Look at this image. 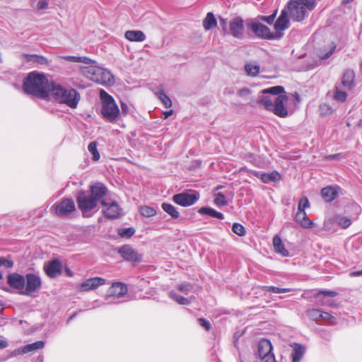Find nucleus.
I'll use <instances>...</instances> for the list:
<instances>
[{"instance_id":"14","label":"nucleus","mask_w":362,"mask_h":362,"mask_svg":"<svg viewBox=\"0 0 362 362\" xmlns=\"http://www.w3.org/2000/svg\"><path fill=\"white\" fill-rule=\"evenodd\" d=\"M228 33L237 39H242L243 37L244 21L241 17H235L229 22Z\"/></svg>"},{"instance_id":"13","label":"nucleus","mask_w":362,"mask_h":362,"mask_svg":"<svg viewBox=\"0 0 362 362\" xmlns=\"http://www.w3.org/2000/svg\"><path fill=\"white\" fill-rule=\"evenodd\" d=\"M25 283L23 291L20 293L26 296H32L33 293L38 291L41 288L40 277L35 274H27L25 276Z\"/></svg>"},{"instance_id":"8","label":"nucleus","mask_w":362,"mask_h":362,"mask_svg":"<svg viewBox=\"0 0 362 362\" xmlns=\"http://www.w3.org/2000/svg\"><path fill=\"white\" fill-rule=\"evenodd\" d=\"M256 358L259 360L258 362H276L269 340L262 339L258 342Z\"/></svg>"},{"instance_id":"34","label":"nucleus","mask_w":362,"mask_h":362,"mask_svg":"<svg viewBox=\"0 0 362 362\" xmlns=\"http://www.w3.org/2000/svg\"><path fill=\"white\" fill-rule=\"evenodd\" d=\"M161 208L165 213H167L173 218H177L180 216L179 212L171 204L163 203L161 204Z\"/></svg>"},{"instance_id":"61","label":"nucleus","mask_w":362,"mask_h":362,"mask_svg":"<svg viewBox=\"0 0 362 362\" xmlns=\"http://www.w3.org/2000/svg\"><path fill=\"white\" fill-rule=\"evenodd\" d=\"M173 113V111L172 110H169V111H165L163 112V115H164V119H167L168 117H169L170 115H172Z\"/></svg>"},{"instance_id":"26","label":"nucleus","mask_w":362,"mask_h":362,"mask_svg":"<svg viewBox=\"0 0 362 362\" xmlns=\"http://www.w3.org/2000/svg\"><path fill=\"white\" fill-rule=\"evenodd\" d=\"M125 38L131 42H144L146 35L141 30H127L124 33Z\"/></svg>"},{"instance_id":"17","label":"nucleus","mask_w":362,"mask_h":362,"mask_svg":"<svg viewBox=\"0 0 362 362\" xmlns=\"http://www.w3.org/2000/svg\"><path fill=\"white\" fill-rule=\"evenodd\" d=\"M105 284V279L101 277H93L90 278L82 282L79 285V290L81 291H88L90 290H95L100 286H103Z\"/></svg>"},{"instance_id":"42","label":"nucleus","mask_w":362,"mask_h":362,"mask_svg":"<svg viewBox=\"0 0 362 362\" xmlns=\"http://www.w3.org/2000/svg\"><path fill=\"white\" fill-rule=\"evenodd\" d=\"M214 204L217 206H227L228 204L225 195L221 192H218V193L216 194L215 199H214Z\"/></svg>"},{"instance_id":"60","label":"nucleus","mask_w":362,"mask_h":362,"mask_svg":"<svg viewBox=\"0 0 362 362\" xmlns=\"http://www.w3.org/2000/svg\"><path fill=\"white\" fill-rule=\"evenodd\" d=\"M8 346V341L5 339H0V349L6 348Z\"/></svg>"},{"instance_id":"28","label":"nucleus","mask_w":362,"mask_h":362,"mask_svg":"<svg viewBox=\"0 0 362 362\" xmlns=\"http://www.w3.org/2000/svg\"><path fill=\"white\" fill-rule=\"evenodd\" d=\"M273 246L274 251L281 254L283 257H288L289 255L288 251L284 247L281 238L276 235L273 238Z\"/></svg>"},{"instance_id":"24","label":"nucleus","mask_w":362,"mask_h":362,"mask_svg":"<svg viewBox=\"0 0 362 362\" xmlns=\"http://www.w3.org/2000/svg\"><path fill=\"white\" fill-rule=\"evenodd\" d=\"M256 177L259 178L264 183H269L271 182H276L281 179V175L279 172L274 170L272 173H261L257 172L255 174Z\"/></svg>"},{"instance_id":"33","label":"nucleus","mask_w":362,"mask_h":362,"mask_svg":"<svg viewBox=\"0 0 362 362\" xmlns=\"http://www.w3.org/2000/svg\"><path fill=\"white\" fill-rule=\"evenodd\" d=\"M260 67L256 62H248L245 65V70L246 74L252 77H255L259 73Z\"/></svg>"},{"instance_id":"58","label":"nucleus","mask_w":362,"mask_h":362,"mask_svg":"<svg viewBox=\"0 0 362 362\" xmlns=\"http://www.w3.org/2000/svg\"><path fill=\"white\" fill-rule=\"evenodd\" d=\"M23 346L21 347V348H18V349L13 350L11 353V356L13 357V356H16L21 355V354H25V352H23Z\"/></svg>"},{"instance_id":"27","label":"nucleus","mask_w":362,"mask_h":362,"mask_svg":"<svg viewBox=\"0 0 362 362\" xmlns=\"http://www.w3.org/2000/svg\"><path fill=\"white\" fill-rule=\"evenodd\" d=\"M337 195V189L334 187L328 186L321 189V196L327 202L333 201Z\"/></svg>"},{"instance_id":"54","label":"nucleus","mask_w":362,"mask_h":362,"mask_svg":"<svg viewBox=\"0 0 362 362\" xmlns=\"http://www.w3.org/2000/svg\"><path fill=\"white\" fill-rule=\"evenodd\" d=\"M238 94L240 97H246L250 94V90L247 88H243L238 90Z\"/></svg>"},{"instance_id":"16","label":"nucleus","mask_w":362,"mask_h":362,"mask_svg":"<svg viewBox=\"0 0 362 362\" xmlns=\"http://www.w3.org/2000/svg\"><path fill=\"white\" fill-rule=\"evenodd\" d=\"M6 281L11 288L19 291V293L23 291L25 288V276L18 273L14 272L8 274Z\"/></svg>"},{"instance_id":"47","label":"nucleus","mask_w":362,"mask_h":362,"mask_svg":"<svg viewBox=\"0 0 362 362\" xmlns=\"http://www.w3.org/2000/svg\"><path fill=\"white\" fill-rule=\"evenodd\" d=\"M177 288L180 292L184 293L185 294H188L193 291V286L189 283L179 284L177 286Z\"/></svg>"},{"instance_id":"62","label":"nucleus","mask_w":362,"mask_h":362,"mask_svg":"<svg viewBox=\"0 0 362 362\" xmlns=\"http://www.w3.org/2000/svg\"><path fill=\"white\" fill-rule=\"evenodd\" d=\"M351 274L354 276H362V269L361 271L354 272Z\"/></svg>"},{"instance_id":"5","label":"nucleus","mask_w":362,"mask_h":362,"mask_svg":"<svg viewBox=\"0 0 362 362\" xmlns=\"http://www.w3.org/2000/svg\"><path fill=\"white\" fill-rule=\"evenodd\" d=\"M315 6V0H290L286 8L290 18L299 22L305 18L307 11H312Z\"/></svg>"},{"instance_id":"59","label":"nucleus","mask_w":362,"mask_h":362,"mask_svg":"<svg viewBox=\"0 0 362 362\" xmlns=\"http://www.w3.org/2000/svg\"><path fill=\"white\" fill-rule=\"evenodd\" d=\"M92 62H93V60L87 57H80L79 63L90 64L92 63Z\"/></svg>"},{"instance_id":"22","label":"nucleus","mask_w":362,"mask_h":362,"mask_svg":"<svg viewBox=\"0 0 362 362\" xmlns=\"http://www.w3.org/2000/svg\"><path fill=\"white\" fill-rule=\"evenodd\" d=\"M354 78L355 74L354 71L347 69L344 71L339 85L345 90H351L354 87Z\"/></svg>"},{"instance_id":"45","label":"nucleus","mask_w":362,"mask_h":362,"mask_svg":"<svg viewBox=\"0 0 362 362\" xmlns=\"http://www.w3.org/2000/svg\"><path fill=\"white\" fill-rule=\"evenodd\" d=\"M307 315L310 320L317 321L320 319L322 311L315 308L310 309L307 311Z\"/></svg>"},{"instance_id":"39","label":"nucleus","mask_w":362,"mask_h":362,"mask_svg":"<svg viewBox=\"0 0 362 362\" xmlns=\"http://www.w3.org/2000/svg\"><path fill=\"white\" fill-rule=\"evenodd\" d=\"M88 150L92 154L93 160L98 161L100 159V156L97 149L96 141L90 142L88 146Z\"/></svg>"},{"instance_id":"55","label":"nucleus","mask_w":362,"mask_h":362,"mask_svg":"<svg viewBox=\"0 0 362 362\" xmlns=\"http://www.w3.org/2000/svg\"><path fill=\"white\" fill-rule=\"evenodd\" d=\"M48 4L46 0H39L37 4V10H42L47 7Z\"/></svg>"},{"instance_id":"2","label":"nucleus","mask_w":362,"mask_h":362,"mask_svg":"<svg viewBox=\"0 0 362 362\" xmlns=\"http://www.w3.org/2000/svg\"><path fill=\"white\" fill-rule=\"evenodd\" d=\"M50 86L51 83L44 74L33 71L24 78L23 87L26 93L45 98L49 94Z\"/></svg>"},{"instance_id":"49","label":"nucleus","mask_w":362,"mask_h":362,"mask_svg":"<svg viewBox=\"0 0 362 362\" xmlns=\"http://www.w3.org/2000/svg\"><path fill=\"white\" fill-rule=\"evenodd\" d=\"M276 12H274L273 14L268 16H259L257 19H258L259 21H262L267 23L268 24H272L276 17Z\"/></svg>"},{"instance_id":"53","label":"nucleus","mask_w":362,"mask_h":362,"mask_svg":"<svg viewBox=\"0 0 362 362\" xmlns=\"http://www.w3.org/2000/svg\"><path fill=\"white\" fill-rule=\"evenodd\" d=\"M66 61L79 63L80 57L77 56H63L62 57Z\"/></svg>"},{"instance_id":"21","label":"nucleus","mask_w":362,"mask_h":362,"mask_svg":"<svg viewBox=\"0 0 362 362\" xmlns=\"http://www.w3.org/2000/svg\"><path fill=\"white\" fill-rule=\"evenodd\" d=\"M127 292V286L121 282H115L107 291V297L114 296L117 298L124 296Z\"/></svg>"},{"instance_id":"32","label":"nucleus","mask_w":362,"mask_h":362,"mask_svg":"<svg viewBox=\"0 0 362 362\" xmlns=\"http://www.w3.org/2000/svg\"><path fill=\"white\" fill-rule=\"evenodd\" d=\"M343 87L340 85H336L334 92V99L340 103H344L346 101L347 98V94L346 90L344 88H342Z\"/></svg>"},{"instance_id":"20","label":"nucleus","mask_w":362,"mask_h":362,"mask_svg":"<svg viewBox=\"0 0 362 362\" xmlns=\"http://www.w3.org/2000/svg\"><path fill=\"white\" fill-rule=\"evenodd\" d=\"M44 269L49 277L55 278L62 273V264L58 259H54L46 263Z\"/></svg>"},{"instance_id":"63","label":"nucleus","mask_w":362,"mask_h":362,"mask_svg":"<svg viewBox=\"0 0 362 362\" xmlns=\"http://www.w3.org/2000/svg\"><path fill=\"white\" fill-rule=\"evenodd\" d=\"M339 157V154H334V155H331L329 156L330 158L332 159H337Z\"/></svg>"},{"instance_id":"36","label":"nucleus","mask_w":362,"mask_h":362,"mask_svg":"<svg viewBox=\"0 0 362 362\" xmlns=\"http://www.w3.org/2000/svg\"><path fill=\"white\" fill-rule=\"evenodd\" d=\"M169 297L180 305H187L191 302L189 299L177 294L173 291L169 292Z\"/></svg>"},{"instance_id":"40","label":"nucleus","mask_w":362,"mask_h":362,"mask_svg":"<svg viewBox=\"0 0 362 362\" xmlns=\"http://www.w3.org/2000/svg\"><path fill=\"white\" fill-rule=\"evenodd\" d=\"M264 290L267 292L274 293H281L292 291L293 289L290 288H279L276 286H264Z\"/></svg>"},{"instance_id":"48","label":"nucleus","mask_w":362,"mask_h":362,"mask_svg":"<svg viewBox=\"0 0 362 362\" xmlns=\"http://www.w3.org/2000/svg\"><path fill=\"white\" fill-rule=\"evenodd\" d=\"M2 266L7 269L12 268L13 267V262L11 259L1 257L0 267Z\"/></svg>"},{"instance_id":"64","label":"nucleus","mask_w":362,"mask_h":362,"mask_svg":"<svg viewBox=\"0 0 362 362\" xmlns=\"http://www.w3.org/2000/svg\"><path fill=\"white\" fill-rule=\"evenodd\" d=\"M3 279L2 273L0 272V281Z\"/></svg>"},{"instance_id":"19","label":"nucleus","mask_w":362,"mask_h":362,"mask_svg":"<svg viewBox=\"0 0 362 362\" xmlns=\"http://www.w3.org/2000/svg\"><path fill=\"white\" fill-rule=\"evenodd\" d=\"M288 23L289 19L288 11L286 8H284L281 11V15L274 23V29L276 30V33L274 34H280L282 37V31L288 28Z\"/></svg>"},{"instance_id":"30","label":"nucleus","mask_w":362,"mask_h":362,"mask_svg":"<svg viewBox=\"0 0 362 362\" xmlns=\"http://www.w3.org/2000/svg\"><path fill=\"white\" fill-rule=\"evenodd\" d=\"M203 27L206 30H209L217 25V21L214 15L211 12H209L205 18L203 20Z\"/></svg>"},{"instance_id":"38","label":"nucleus","mask_w":362,"mask_h":362,"mask_svg":"<svg viewBox=\"0 0 362 362\" xmlns=\"http://www.w3.org/2000/svg\"><path fill=\"white\" fill-rule=\"evenodd\" d=\"M335 222L343 228H346L351 224V219L343 216H337L335 217Z\"/></svg>"},{"instance_id":"4","label":"nucleus","mask_w":362,"mask_h":362,"mask_svg":"<svg viewBox=\"0 0 362 362\" xmlns=\"http://www.w3.org/2000/svg\"><path fill=\"white\" fill-rule=\"evenodd\" d=\"M100 98L103 118L110 123L116 122L120 115V110L113 97L105 90H100Z\"/></svg>"},{"instance_id":"1","label":"nucleus","mask_w":362,"mask_h":362,"mask_svg":"<svg viewBox=\"0 0 362 362\" xmlns=\"http://www.w3.org/2000/svg\"><path fill=\"white\" fill-rule=\"evenodd\" d=\"M284 93V88L281 86L263 89L261 91L262 95L259 97L257 103L274 115L280 117H286L288 115V110L285 104L288 97L283 94Z\"/></svg>"},{"instance_id":"6","label":"nucleus","mask_w":362,"mask_h":362,"mask_svg":"<svg viewBox=\"0 0 362 362\" xmlns=\"http://www.w3.org/2000/svg\"><path fill=\"white\" fill-rule=\"evenodd\" d=\"M81 71L87 78L98 83L111 86L115 83L112 74L107 69L90 65L81 67Z\"/></svg>"},{"instance_id":"46","label":"nucleus","mask_w":362,"mask_h":362,"mask_svg":"<svg viewBox=\"0 0 362 362\" xmlns=\"http://www.w3.org/2000/svg\"><path fill=\"white\" fill-rule=\"evenodd\" d=\"M336 49V45L332 44L329 46L327 52L320 51L319 54V57L321 59H328L334 52Z\"/></svg>"},{"instance_id":"25","label":"nucleus","mask_w":362,"mask_h":362,"mask_svg":"<svg viewBox=\"0 0 362 362\" xmlns=\"http://www.w3.org/2000/svg\"><path fill=\"white\" fill-rule=\"evenodd\" d=\"M293 350L291 353L292 362H300L305 353V347L298 343L291 345Z\"/></svg>"},{"instance_id":"41","label":"nucleus","mask_w":362,"mask_h":362,"mask_svg":"<svg viewBox=\"0 0 362 362\" xmlns=\"http://www.w3.org/2000/svg\"><path fill=\"white\" fill-rule=\"evenodd\" d=\"M156 95L166 108L172 106L171 99L163 90L157 92Z\"/></svg>"},{"instance_id":"35","label":"nucleus","mask_w":362,"mask_h":362,"mask_svg":"<svg viewBox=\"0 0 362 362\" xmlns=\"http://www.w3.org/2000/svg\"><path fill=\"white\" fill-rule=\"evenodd\" d=\"M44 346L45 342L43 341H37L34 343L24 346L23 352H25V354L29 352H33L38 349H42Z\"/></svg>"},{"instance_id":"29","label":"nucleus","mask_w":362,"mask_h":362,"mask_svg":"<svg viewBox=\"0 0 362 362\" xmlns=\"http://www.w3.org/2000/svg\"><path fill=\"white\" fill-rule=\"evenodd\" d=\"M23 59L28 62H33L40 65L48 64V59L44 56L37 54H23Z\"/></svg>"},{"instance_id":"3","label":"nucleus","mask_w":362,"mask_h":362,"mask_svg":"<svg viewBox=\"0 0 362 362\" xmlns=\"http://www.w3.org/2000/svg\"><path fill=\"white\" fill-rule=\"evenodd\" d=\"M49 94L60 104L76 108L81 99L79 93L74 88H65L62 85L51 82Z\"/></svg>"},{"instance_id":"10","label":"nucleus","mask_w":362,"mask_h":362,"mask_svg":"<svg viewBox=\"0 0 362 362\" xmlns=\"http://www.w3.org/2000/svg\"><path fill=\"white\" fill-rule=\"evenodd\" d=\"M77 204L79 209L81 211L83 216L88 217L90 215L88 213L97 206L98 202L90 194L85 192H80L77 196Z\"/></svg>"},{"instance_id":"31","label":"nucleus","mask_w":362,"mask_h":362,"mask_svg":"<svg viewBox=\"0 0 362 362\" xmlns=\"http://www.w3.org/2000/svg\"><path fill=\"white\" fill-rule=\"evenodd\" d=\"M198 213L199 214H206L220 220H223L224 218V215L222 213L218 212L215 209L210 207H201L198 209Z\"/></svg>"},{"instance_id":"7","label":"nucleus","mask_w":362,"mask_h":362,"mask_svg":"<svg viewBox=\"0 0 362 362\" xmlns=\"http://www.w3.org/2000/svg\"><path fill=\"white\" fill-rule=\"evenodd\" d=\"M246 25L247 29L252 31L258 38L269 40L281 38V35L272 33L267 25L261 23L257 18L251 19L247 22Z\"/></svg>"},{"instance_id":"51","label":"nucleus","mask_w":362,"mask_h":362,"mask_svg":"<svg viewBox=\"0 0 362 362\" xmlns=\"http://www.w3.org/2000/svg\"><path fill=\"white\" fill-rule=\"evenodd\" d=\"M321 296H323L324 297H334L337 296V292L333 291H322L318 292L316 297L319 298L321 297Z\"/></svg>"},{"instance_id":"9","label":"nucleus","mask_w":362,"mask_h":362,"mask_svg":"<svg viewBox=\"0 0 362 362\" xmlns=\"http://www.w3.org/2000/svg\"><path fill=\"white\" fill-rule=\"evenodd\" d=\"M310 207V202L307 197H302L298 205V211L296 214L295 219L302 227L305 228H310L313 226V223L308 218L305 209Z\"/></svg>"},{"instance_id":"56","label":"nucleus","mask_w":362,"mask_h":362,"mask_svg":"<svg viewBox=\"0 0 362 362\" xmlns=\"http://www.w3.org/2000/svg\"><path fill=\"white\" fill-rule=\"evenodd\" d=\"M219 23H220V26L221 27L224 33H228V31H227V24H228L227 20L223 18H220Z\"/></svg>"},{"instance_id":"18","label":"nucleus","mask_w":362,"mask_h":362,"mask_svg":"<svg viewBox=\"0 0 362 362\" xmlns=\"http://www.w3.org/2000/svg\"><path fill=\"white\" fill-rule=\"evenodd\" d=\"M119 253L122 255L124 259L129 262H139L142 257L141 255L128 245L122 246L119 250Z\"/></svg>"},{"instance_id":"44","label":"nucleus","mask_w":362,"mask_h":362,"mask_svg":"<svg viewBox=\"0 0 362 362\" xmlns=\"http://www.w3.org/2000/svg\"><path fill=\"white\" fill-rule=\"evenodd\" d=\"M232 230L234 233L241 237L244 236L246 233L245 227L238 223H233Z\"/></svg>"},{"instance_id":"57","label":"nucleus","mask_w":362,"mask_h":362,"mask_svg":"<svg viewBox=\"0 0 362 362\" xmlns=\"http://www.w3.org/2000/svg\"><path fill=\"white\" fill-rule=\"evenodd\" d=\"M129 113V106L125 103H121V112L120 115H127Z\"/></svg>"},{"instance_id":"12","label":"nucleus","mask_w":362,"mask_h":362,"mask_svg":"<svg viewBox=\"0 0 362 362\" xmlns=\"http://www.w3.org/2000/svg\"><path fill=\"white\" fill-rule=\"evenodd\" d=\"M199 199L197 192H184L173 197V201L178 205L186 207L194 204Z\"/></svg>"},{"instance_id":"50","label":"nucleus","mask_w":362,"mask_h":362,"mask_svg":"<svg viewBox=\"0 0 362 362\" xmlns=\"http://www.w3.org/2000/svg\"><path fill=\"white\" fill-rule=\"evenodd\" d=\"M320 319H322L325 321H327V322H329L330 324H334V321H335V318L332 315H331L329 313L322 312V315L320 316Z\"/></svg>"},{"instance_id":"37","label":"nucleus","mask_w":362,"mask_h":362,"mask_svg":"<svg viewBox=\"0 0 362 362\" xmlns=\"http://www.w3.org/2000/svg\"><path fill=\"white\" fill-rule=\"evenodd\" d=\"M140 214L147 218L154 216L156 214V210L151 206H142L139 208Z\"/></svg>"},{"instance_id":"23","label":"nucleus","mask_w":362,"mask_h":362,"mask_svg":"<svg viewBox=\"0 0 362 362\" xmlns=\"http://www.w3.org/2000/svg\"><path fill=\"white\" fill-rule=\"evenodd\" d=\"M107 192V187L101 183H98L90 187V195L94 197L97 202H100L101 203V201L104 200L103 197Z\"/></svg>"},{"instance_id":"15","label":"nucleus","mask_w":362,"mask_h":362,"mask_svg":"<svg viewBox=\"0 0 362 362\" xmlns=\"http://www.w3.org/2000/svg\"><path fill=\"white\" fill-rule=\"evenodd\" d=\"M101 204L105 207L103 210V212L106 218L114 219L118 218L121 215L122 209L117 202H112L108 204L105 200H102Z\"/></svg>"},{"instance_id":"52","label":"nucleus","mask_w":362,"mask_h":362,"mask_svg":"<svg viewBox=\"0 0 362 362\" xmlns=\"http://www.w3.org/2000/svg\"><path fill=\"white\" fill-rule=\"evenodd\" d=\"M198 321L199 325L205 328L206 330H209L211 327L210 322L204 318H199Z\"/></svg>"},{"instance_id":"43","label":"nucleus","mask_w":362,"mask_h":362,"mask_svg":"<svg viewBox=\"0 0 362 362\" xmlns=\"http://www.w3.org/2000/svg\"><path fill=\"white\" fill-rule=\"evenodd\" d=\"M135 233V229L132 227L121 228L118 230V234L122 238H131Z\"/></svg>"},{"instance_id":"11","label":"nucleus","mask_w":362,"mask_h":362,"mask_svg":"<svg viewBox=\"0 0 362 362\" xmlns=\"http://www.w3.org/2000/svg\"><path fill=\"white\" fill-rule=\"evenodd\" d=\"M76 209L75 203L71 199H63L60 202L54 203L51 207V210L59 217H67Z\"/></svg>"}]
</instances>
